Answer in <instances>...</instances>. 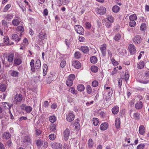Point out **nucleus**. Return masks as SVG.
<instances>
[{"label": "nucleus", "mask_w": 149, "mask_h": 149, "mask_svg": "<svg viewBox=\"0 0 149 149\" xmlns=\"http://www.w3.org/2000/svg\"><path fill=\"white\" fill-rule=\"evenodd\" d=\"M120 119L119 118H117L115 121V125L116 126V128L118 129L120 128Z\"/></svg>", "instance_id": "16"}, {"label": "nucleus", "mask_w": 149, "mask_h": 149, "mask_svg": "<svg viewBox=\"0 0 149 149\" xmlns=\"http://www.w3.org/2000/svg\"><path fill=\"white\" fill-rule=\"evenodd\" d=\"M66 119L69 122H71L73 121L74 118V114L72 113H68L66 115Z\"/></svg>", "instance_id": "8"}, {"label": "nucleus", "mask_w": 149, "mask_h": 149, "mask_svg": "<svg viewBox=\"0 0 149 149\" xmlns=\"http://www.w3.org/2000/svg\"><path fill=\"white\" fill-rule=\"evenodd\" d=\"M22 141L24 143H30L31 139L29 136H26L22 138Z\"/></svg>", "instance_id": "18"}, {"label": "nucleus", "mask_w": 149, "mask_h": 149, "mask_svg": "<svg viewBox=\"0 0 149 149\" xmlns=\"http://www.w3.org/2000/svg\"><path fill=\"white\" fill-rule=\"evenodd\" d=\"M137 16L135 14L131 15L129 17V19L130 20H135L137 19Z\"/></svg>", "instance_id": "40"}, {"label": "nucleus", "mask_w": 149, "mask_h": 149, "mask_svg": "<svg viewBox=\"0 0 149 149\" xmlns=\"http://www.w3.org/2000/svg\"><path fill=\"white\" fill-rule=\"evenodd\" d=\"M111 61L112 64L113 65H117V62L116 61L114 58H112Z\"/></svg>", "instance_id": "63"}, {"label": "nucleus", "mask_w": 149, "mask_h": 149, "mask_svg": "<svg viewBox=\"0 0 149 149\" xmlns=\"http://www.w3.org/2000/svg\"><path fill=\"white\" fill-rule=\"evenodd\" d=\"M121 37L120 35L119 34H116L114 38V39L116 41H118L119 40Z\"/></svg>", "instance_id": "46"}, {"label": "nucleus", "mask_w": 149, "mask_h": 149, "mask_svg": "<svg viewBox=\"0 0 149 149\" xmlns=\"http://www.w3.org/2000/svg\"><path fill=\"white\" fill-rule=\"evenodd\" d=\"M112 111L113 114H116L119 111V107L117 106H115L112 109Z\"/></svg>", "instance_id": "23"}, {"label": "nucleus", "mask_w": 149, "mask_h": 149, "mask_svg": "<svg viewBox=\"0 0 149 149\" xmlns=\"http://www.w3.org/2000/svg\"><path fill=\"white\" fill-rule=\"evenodd\" d=\"M13 16L12 14L5 15H3L4 18L8 20H10L13 18Z\"/></svg>", "instance_id": "25"}, {"label": "nucleus", "mask_w": 149, "mask_h": 149, "mask_svg": "<svg viewBox=\"0 0 149 149\" xmlns=\"http://www.w3.org/2000/svg\"><path fill=\"white\" fill-rule=\"evenodd\" d=\"M98 82L96 80L93 81L92 82V86L93 87H96L98 85Z\"/></svg>", "instance_id": "55"}, {"label": "nucleus", "mask_w": 149, "mask_h": 149, "mask_svg": "<svg viewBox=\"0 0 149 149\" xmlns=\"http://www.w3.org/2000/svg\"><path fill=\"white\" fill-rule=\"evenodd\" d=\"M49 137L50 139L53 140L55 139V136L54 134H51L49 135Z\"/></svg>", "instance_id": "56"}, {"label": "nucleus", "mask_w": 149, "mask_h": 149, "mask_svg": "<svg viewBox=\"0 0 149 149\" xmlns=\"http://www.w3.org/2000/svg\"><path fill=\"white\" fill-rule=\"evenodd\" d=\"M90 61L92 63L95 64L97 62V59L95 56H93L90 58Z\"/></svg>", "instance_id": "24"}, {"label": "nucleus", "mask_w": 149, "mask_h": 149, "mask_svg": "<svg viewBox=\"0 0 149 149\" xmlns=\"http://www.w3.org/2000/svg\"><path fill=\"white\" fill-rule=\"evenodd\" d=\"M21 22V19L19 18L16 17L12 20V23L13 26H16L19 24Z\"/></svg>", "instance_id": "9"}, {"label": "nucleus", "mask_w": 149, "mask_h": 149, "mask_svg": "<svg viewBox=\"0 0 149 149\" xmlns=\"http://www.w3.org/2000/svg\"><path fill=\"white\" fill-rule=\"evenodd\" d=\"M11 5L10 4H8L6 5L4 7L3 9V11L4 12H6L7 11L9 8L10 7Z\"/></svg>", "instance_id": "52"}, {"label": "nucleus", "mask_w": 149, "mask_h": 149, "mask_svg": "<svg viewBox=\"0 0 149 149\" xmlns=\"http://www.w3.org/2000/svg\"><path fill=\"white\" fill-rule=\"evenodd\" d=\"M144 145L143 144H141L139 145H138L137 147V149H143L144 147Z\"/></svg>", "instance_id": "57"}, {"label": "nucleus", "mask_w": 149, "mask_h": 149, "mask_svg": "<svg viewBox=\"0 0 149 149\" xmlns=\"http://www.w3.org/2000/svg\"><path fill=\"white\" fill-rule=\"evenodd\" d=\"M69 2L68 0H58V3L59 6L62 5H67Z\"/></svg>", "instance_id": "14"}, {"label": "nucleus", "mask_w": 149, "mask_h": 149, "mask_svg": "<svg viewBox=\"0 0 149 149\" xmlns=\"http://www.w3.org/2000/svg\"><path fill=\"white\" fill-rule=\"evenodd\" d=\"M140 114L139 113H135L132 115V118L135 120H139Z\"/></svg>", "instance_id": "26"}, {"label": "nucleus", "mask_w": 149, "mask_h": 149, "mask_svg": "<svg viewBox=\"0 0 149 149\" xmlns=\"http://www.w3.org/2000/svg\"><path fill=\"white\" fill-rule=\"evenodd\" d=\"M118 87H119V88H120L121 87V86H122V84L121 79H119V80L118 81Z\"/></svg>", "instance_id": "64"}, {"label": "nucleus", "mask_w": 149, "mask_h": 149, "mask_svg": "<svg viewBox=\"0 0 149 149\" xmlns=\"http://www.w3.org/2000/svg\"><path fill=\"white\" fill-rule=\"evenodd\" d=\"M6 88V85L3 84H1L0 85V91L2 92L4 91Z\"/></svg>", "instance_id": "36"}, {"label": "nucleus", "mask_w": 149, "mask_h": 149, "mask_svg": "<svg viewBox=\"0 0 149 149\" xmlns=\"http://www.w3.org/2000/svg\"><path fill=\"white\" fill-rule=\"evenodd\" d=\"M86 89L87 90V93L88 94H90L91 93L92 89L91 86L89 85H88L87 87H86Z\"/></svg>", "instance_id": "44"}, {"label": "nucleus", "mask_w": 149, "mask_h": 149, "mask_svg": "<svg viewBox=\"0 0 149 149\" xmlns=\"http://www.w3.org/2000/svg\"><path fill=\"white\" fill-rule=\"evenodd\" d=\"M66 65V61H61L60 63V66L61 67L63 68Z\"/></svg>", "instance_id": "59"}, {"label": "nucleus", "mask_w": 149, "mask_h": 149, "mask_svg": "<svg viewBox=\"0 0 149 149\" xmlns=\"http://www.w3.org/2000/svg\"><path fill=\"white\" fill-rule=\"evenodd\" d=\"M52 81V76H50L46 78V81L48 83H50Z\"/></svg>", "instance_id": "53"}, {"label": "nucleus", "mask_w": 149, "mask_h": 149, "mask_svg": "<svg viewBox=\"0 0 149 149\" xmlns=\"http://www.w3.org/2000/svg\"><path fill=\"white\" fill-rule=\"evenodd\" d=\"M19 72L15 70H12L10 73L11 76L13 77H18L19 76Z\"/></svg>", "instance_id": "20"}, {"label": "nucleus", "mask_w": 149, "mask_h": 149, "mask_svg": "<svg viewBox=\"0 0 149 149\" xmlns=\"http://www.w3.org/2000/svg\"><path fill=\"white\" fill-rule=\"evenodd\" d=\"M3 42L6 45H8L9 43V39L8 37L7 36H4L3 38Z\"/></svg>", "instance_id": "41"}, {"label": "nucleus", "mask_w": 149, "mask_h": 149, "mask_svg": "<svg viewBox=\"0 0 149 149\" xmlns=\"http://www.w3.org/2000/svg\"><path fill=\"white\" fill-rule=\"evenodd\" d=\"M12 38L15 41H19L20 38H18V36L17 34H14L12 35Z\"/></svg>", "instance_id": "28"}, {"label": "nucleus", "mask_w": 149, "mask_h": 149, "mask_svg": "<svg viewBox=\"0 0 149 149\" xmlns=\"http://www.w3.org/2000/svg\"><path fill=\"white\" fill-rule=\"evenodd\" d=\"M113 21V17L111 15H109L107 18H105L102 20V23L107 27H110Z\"/></svg>", "instance_id": "1"}, {"label": "nucleus", "mask_w": 149, "mask_h": 149, "mask_svg": "<svg viewBox=\"0 0 149 149\" xmlns=\"http://www.w3.org/2000/svg\"><path fill=\"white\" fill-rule=\"evenodd\" d=\"M107 127L108 124L106 123H104L101 125L100 129L102 130H105L107 129Z\"/></svg>", "instance_id": "21"}, {"label": "nucleus", "mask_w": 149, "mask_h": 149, "mask_svg": "<svg viewBox=\"0 0 149 149\" xmlns=\"http://www.w3.org/2000/svg\"><path fill=\"white\" fill-rule=\"evenodd\" d=\"M69 91L73 94H75L77 93V91L75 90L74 88L73 87H71L69 89Z\"/></svg>", "instance_id": "50"}, {"label": "nucleus", "mask_w": 149, "mask_h": 149, "mask_svg": "<svg viewBox=\"0 0 149 149\" xmlns=\"http://www.w3.org/2000/svg\"><path fill=\"white\" fill-rule=\"evenodd\" d=\"M74 27L77 33L81 35L84 34V29L81 26L79 25H75Z\"/></svg>", "instance_id": "3"}, {"label": "nucleus", "mask_w": 149, "mask_h": 149, "mask_svg": "<svg viewBox=\"0 0 149 149\" xmlns=\"http://www.w3.org/2000/svg\"><path fill=\"white\" fill-rule=\"evenodd\" d=\"M65 42L66 45L68 47V48H69L70 46V44L69 40L67 39H66Z\"/></svg>", "instance_id": "62"}, {"label": "nucleus", "mask_w": 149, "mask_h": 149, "mask_svg": "<svg viewBox=\"0 0 149 149\" xmlns=\"http://www.w3.org/2000/svg\"><path fill=\"white\" fill-rule=\"evenodd\" d=\"M35 67L36 69H39L40 67L41 63L40 61V60H37L36 62Z\"/></svg>", "instance_id": "34"}, {"label": "nucleus", "mask_w": 149, "mask_h": 149, "mask_svg": "<svg viewBox=\"0 0 149 149\" xmlns=\"http://www.w3.org/2000/svg\"><path fill=\"white\" fill-rule=\"evenodd\" d=\"M75 76L73 74H71L70 75L66 81L67 85L69 86H71L73 84V80L74 79Z\"/></svg>", "instance_id": "2"}, {"label": "nucleus", "mask_w": 149, "mask_h": 149, "mask_svg": "<svg viewBox=\"0 0 149 149\" xmlns=\"http://www.w3.org/2000/svg\"><path fill=\"white\" fill-rule=\"evenodd\" d=\"M36 144L38 147H40L42 145H43V142L41 141L40 139H39L37 141Z\"/></svg>", "instance_id": "43"}, {"label": "nucleus", "mask_w": 149, "mask_h": 149, "mask_svg": "<svg viewBox=\"0 0 149 149\" xmlns=\"http://www.w3.org/2000/svg\"><path fill=\"white\" fill-rule=\"evenodd\" d=\"M22 96L20 94H17L15 96V100L16 102H20L22 100Z\"/></svg>", "instance_id": "11"}, {"label": "nucleus", "mask_w": 149, "mask_h": 149, "mask_svg": "<svg viewBox=\"0 0 149 149\" xmlns=\"http://www.w3.org/2000/svg\"><path fill=\"white\" fill-rule=\"evenodd\" d=\"M144 66V63L143 61H141L137 65L138 68L139 69L143 68Z\"/></svg>", "instance_id": "30"}, {"label": "nucleus", "mask_w": 149, "mask_h": 149, "mask_svg": "<svg viewBox=\"0 0 149 149\" xmlns=\"http://www.w3.org/2000/svg\"><path fill=\"white\" fill-rule=\"evenodd\" d=\"M129 25L131 27H134L136 25V22L134 20H130Z\"/></svg>", "instance_id": "51"}, {"label": "nucleus", "mask_w": 149, "mask_h": 149, "mask_svg": "<svg viewBox=\"0 0 149 149\" xmlns=\"http://www.w3.org/2000/svg\"><path fill=\"white\" fill-rule=\"evenodd\" d=\"M93 123L96 126L98 125L99 123V121L98 118H94L93 119Z\"/></svg>", "instance_id": "45"}, {"label": "nucleus", "mask_w": 149, "mask_h": 149, "mask_svg": "<svg viewBox=\"0 0 149 149\" xmlns=\"http://www.w3.org/2000/svg\"><path fill=\"white\" fill-rule=\"evenodd\" d=\"M143 106V103L141 102H138L135 105V108L138 109H141Z\"/></svg>", "instance_id": "17"}, {"label": "nucleus", "mask_w": 149, "mask_h": 149, "mask_svg": "<svg viewBox=\"0 0 149 149\" xmlns=\"http://www.w3.org/2000/svg\"><path fill=\"white\" fill-rule=\"evenodd\" d=\"M100 49L102 55L105 56L106 54V45L105 44H103Z\"/></svg>", "instance_id": "15"}, {"label": "nucleus", "mask_w": 149, "mask_h": 149, "mask_svg": "<svg viewBox=\"0 0 149 149\" xmlns=\"http://www.w3.org/2000/svg\"><path fill=\"white\" fill-rule=\"evenodd\" d=\"M72 65H73L75 68H79L81 67V64L77 60H74L72 63Z\"/></svg>", "instance_id": "13"}, {"label": "nucleus", "mask_w": 149, "mask_h": 149, "mask_svg": "<svg viewBox=\"0 0 149 149\" xmlns=\"http://www.w3.org/2000/svg\"><path fill=\"white\" fill-rule=\"evenodd\" d=\"M86 26L87 29H90L91 27V24L90 23L87 22L86 23Z\"/></svg>", "instance_id": "61"}, {"label": "nucleus", "mask_w": 149, "mask_h": 149, "mask_svg": "<svg viewBox=\"0 0 149 149\" xmlns=\"http://www.w3.org/2000/svg\"><path fill=\"white\" fill-rule=\"evenodd\" d=\"M91 69L92 72H96L98 71V68L97 66H93L91 67Z\"/></svg>", "instance_id": "42"}, {"label": "nucleus", "mask_w": 149, "mask_h": 149, "mask_svg": "<svg viewBox=\"0 0 149 149\" xmlns=\"http://www.w3.org/2000/svg\"><path fill=\"white\" fill-rule=\"evenodd\" d=\"M81 56V54L80 52H77L74 54V57L76 59L79 58Z\"/></svg>", "instance_id": "47"}, {"label": "nucleus", "mask_w": 149, "mask_h": 149, "mask_svg": "<svg viewBox=\"0 0 149 149\" xmlns=\"http://www.w3.org/2000/svg\"><path fill=\"white\" fill-rule=\"evenodd\" d=\"M52 147L55 149H62V146L59 143L53 142L51 144Z\"/></svg>", "instance_id": "5"}, {"label": "nucleus", "mask_w": 149, "mask_h": 149, "mask_svg": "<svg viewBox=\"0 0 149 149\" xmlns=\"http://www.w3.org/2000/svg\"><path fill=\"white\" fill-rule=\"evenodd\" d=\"M10 134L9 132H5L3 134V137L6 139H9L10 138Z\"/></svg>", "instance_id": "33"}, {"label": "nucleus", "mask_w": 149, "mask_h": 149, "mask_svg": "<svg viewBox=\"0 0 149 149\" xmlns=\"http://www.w3.org/2000/svg\"><path fill=\"white\" fill-rule=\"evenodd\" d=\"M49 128L51 131L55 132L56 130V126L55 124H52L49 126Z\"/></svg>", "instance_id": "32"}, {"label": "nucleus", "mask_w": 149, "mask_h": 149, "mask_svg": "<svg viewBox=\"0 0 149 149\" xmlns=\"http://www.w3.org/2000/svg\"><path fill=\"white\" fill-rule=\"evenodd\" d=\"M41 133V132L39 130L36 129V134L37 136H39Z\"/></svg>", "instance_id": "60"}, {"label": "nucleus", "mask_w": 149, "mask_h": 149, "mask_svg": "<svg viewBox=\"0 0 149 149\" xmlns=\"http://www.w3.org/2000/svg\"><path fill=\"white\" fill-rule=\"evenodd\" d=\"M22 61L20 58H16L14 60V63L16 65H19L22 63Z\"/></svg>", "instance_id": "22"}, {"label": "nucleus", "mask_w": 149, "mask_h": 149, "mask_svg": "<svg viewBox=\"0 0 149 149\" xmlns=\"http://www.w3.org/2000/svg\"><path fill=\"white\" fill-rule=\"evenodd\" d=\"M14 54H11L9 55L8 58V60L9 62H11L13 60Z\"/></svg>", "instance_id": "35"}, {"label": "nucleus", "mask_w": 149, "mask_h": 149, "mask_svg": "<svg viewBox=\"0 0 149 149\" xmlns=\"http://www.w3.org/2000/svg\"><path fill=\"white\" fill-rule=\"evenodd\" d=\"M120 10V8L116 5L114 6L112 8L113 11L115 13L118 12Z\"/></svg>", "instance_id": "31"}, {"label": "nucleus", "mask_w": 149, "mask_h": 149, "mask_svg": "<svg viewBox=\"0 0 149 149\" xmlns=\"http://www.w3.org/2000/svg\"><path fill=\"white\" fill-rule=\"evenodd\" d=\"M93 145L92 140L90 139H89L88 141V147L90 148H91L92 147Z\"/></svg>", "instance_id": "48"}, {"label": "nucleus", "mask_w": 149, "mask_h": 149, "mask_svg": "<svg viewBox=\"0 0 149 149\" xmlns=\"http://www.w3.org/2000/svg\"><path fill=\"white\" fill-rule=\"evenodd\" d=\"M85 88L84 86L82 84H80L77 86L78 90L80 91H82L84 90Z\"/></svg>", "instance_id": "38"}, {"label": "nucleus", "mask_w": 149, "mask_h": 149, "mask_svg": "<svg viewBox=\"0 0 149 149\" xmlns=\"http://www.w3.org/2000/svg\"><path fill=\"white\" fill-rule=\"evenodd\" d=\"M75 125V128L78 130L79 129L80 127V125L79 123L78 122H75L74 123Z\"/></svg>", "instance_id": "58"}, {"label": "nucleus", "mask_w": 149, "mask_h": 149, "mask_svg": "<svg viewBox=\"0 0 149 149\" xmlns=\"http://www.w3.org/2000/svg\"><path fill=\"white\" fill-rule=\"evenodd\" d=\"M129 49L131 54H134L135 53L136 49L134 45L130 44L129 46Z\"/></svg>", "instance_id": "12"}, {"label": "nucleus", "mask_w": 149, "mask_h": 149, "mask_svg": "<svg viewBox=\"0 0 149 149\" xmlns=\"http://www.w3.org/2000/svg\"><path fill=\"white\" fill-rule=\"evenodd\" d=\"M70 132L69 130L67 128L63 132V137L65 140L67 141L70 135Z\"/></svg>", "instance_id": "6"}, {"label": "nucleus", "mask_w": 149, "mask_h": 149, "mask_svg": "<svg viewBox=\"0 0 149 149\" xmlns=\"http://www.w3.org/2000/svg\"><path fill=\"white\" fill-rule=\"evenodd\" d=\"M17 30L19 31L22 32V33L24 31V28L23 26H17Z\"/></svg>", "instance_id": "54"}, {"label": "nucleus", "mask_w": 149, "mask_h": 149, "mask_svg": "<svg viewBox=\"0 0 149 149\" xmlns=\"http://www.w3.org/2000/svg\"><path fill=\"white\" fill-rule=\"evenodd\" d=\"M25 110L27 113H29L32 111V108L30 106H28L25 107Z\"/></svg>", "instance_id": "39"}, {"label": "nucleus", "mask_w": 149, "mask_h": 149, "mask_svg": "<svg viewBox=\"0 0 149 149\" xmlns=\"http://www.w3.org/2000/svg\"><path fill=\"white\" fill-rule=\"evenodd\" d=\"M144 127L143 125H141L139 128V133L142 135H143L144 133Z\"/></svg>", "instance_id": "29"}, {"label": "nucleus", "mask_w": 149, "mask_h": 149, "mask_svg": "<svg viewBox=\"0 0 149 149\" xmlns=\"http://www.w3.org/2000/svg\"><path fill=\"white\" fill-rule=\"evenodd\" d=\"M34 60H31V62L30 63V65L31 67V70L33 72H35V68L34 66Z\"/></svg>", "instance_id": "27"}, {"label": "nucleus", "mask_w": 149, "mask_h": 149, "mask_svg": "<svg viewBox=\"0 0 149 149\" xmlns=\"http://www.w3.org/2000/svg\"><path fill=\"white\" fill-rule=\"evenodd\" d=\"M106 8L103 6H100L99 8H96V11L100 15L104 14L106 12Z\"/></svg>", "instance_id": "4"}, {"label": "nucleus", "mask_w": 149, "mask_h": 149, "mask_svg": "<svg viewBox=\"0 0 149 149\" xmlns=\"http://www.w3.org/2000/svg\"><path fill=\"white\" fill-rule=\"evenodd\" d=\"M38 37L41 40H44V39H46L47 35L44 32L41 31L38 35Z\"/></svg>", "instance_id": "10"}, {"label": "nucleus", "mask_w": 149, "mask_h": 149, "mask_svg": "<svg viewBox=\"0 0 149 149\" xmlns=\"http://www.w3.org/2000/svg\"><path fill=\"white\" fill-rule=\"evenodd\" d=\"M146 28V25L145 23L142 24L140 26V29L142 31L145 30Z\"/></svg>", "instance_id": "49"}, {"label": "nucleus", "mask_w": 149, "mask_h": 149, "mask_svg": "<svg viewBox=\"0 0 149 149\" xmlns=\"http://www.w3.org/2000/svg\"><path fill=\"white\" fill-rule=\"evenodd\" d=\"M49 120L52 123H54L56 120V119L55 116H50Z\"/></svg>", "instance_id": "37"}, {"label": "nucleus", "mask_w": 149, "mask_h": 149, "mask_svg": "<svg viewBox=\"0 0 149 149\" xmlns=\"http://www.w3.org/2000/svg\"><path fill=\"white\" fill-rule=\"evenodd\" d=\"M133 42L136 44H139L141 41V38L140 36L137 35L133 38Z\"/></svg>", "instance_id": "7"}, {"label": "nucleus", "mask_w": 149, "mask_h": 149, "mask_svg": "<svg viewBox=\"0 0 149 149\" xmlns=\"http://www.w3.org/2000/svg\"><path fill=\"white\" fill-rule=\"evenodd\" d=\"M81 49L84 53H87L89 50L88 47L86 46H83L81 47Z\"/></svg>", "instance_id": "19"}]
</instances>
